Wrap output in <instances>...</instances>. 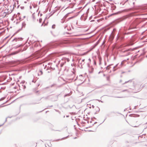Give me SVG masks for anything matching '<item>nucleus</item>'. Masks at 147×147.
Instances as JSON below:
<instances>
[{"label":"nucleus","instance_id":"nucleus-12","mask_svg":"<svg viewBox=\"0 0 147 147\" xmlns=\"http://www.w3.org/2000/svg\"><path fill=\"white\" fill-rule=\"evenodd\" d=\"M134 127H136V126H133Z\"/></svg>","mask_w":147,"mask_h":147},{"label":"nucleus","instance_id":"nucleus-3","mask_svg":"<svg viewBox=\"0 0 147 147\" xmlns=\"http://www.w3.org/2000/svg\"><path fill=\"white\" fill-rule=\"evenodd\" d=\"M134 40V39H131V40H130V42H133Z\"/></svg>","mask_w":147,"mask_h":147},{"label":"nucleus","instance_id":"nucleus-4","mask_svg":"<svg viewBox=\"0 0 147 147\" xmlns=\"http://www.w3.org/2000/svg\"><path fill=\"white\" fill-rule=\"evenodd\" d=\"M107 80L109 81L110 80V77H107Z\"/></svg>","mask_w":147,"mask_h":147},{"label":"nucleus","instance_id":"nucleus-6","mask_svg":"<svg viewBox=\"0 0 147 147\" xmlns=\"http://www.w3.org/2000/svg\"><path fill=\"white\" fill-rule=\"evenodd\" d=\"M88 53V52L85 53H84L82 55H84Z\"/></svg>","mask_w":147,"mask_h":147},{"label":"nucleus","instance_id":"nucleus-10","mask_svg":"<svg viewBox=\"0 0 147 147\" xmlns=\"http://www.w3.org/2000/svg\"><path fill=\"white\" fill-rule=\"evenodd\" d=\"M40 72H41V74H42V71H40Z\"/></svg>","mask_w":147,"mask_h":147},{"label":"nucleus","instance_id":"nucleus-13","mask_svg":"<svg viewBox=\"0 0 147 147\" xmlns=\"http://www.w3.org/2000/svg\"><path fill=\"white\" fill-rule=\"evenodd\" d=\"M146 57H147V55H146Z\"/></svg>","mask_w":147,"mask_h":147},{"label":"nucleus","instance_id":"nucleus-7","mask_svg":"<svg viewBox=\"0 0 147 147\" xmlns=\"http://www.w3.org/2000/svg\"><path fill=\"white\" fill-rule=\"evenodd\" d=\"M63 139V138H62V139H59V140H56V141H58L60 140H62Z\"/></svg>","mask_w":147,"mask_h":147},{"label":"nucleus","instance_id":"nucleus-1","mask_svg":"<svg viewBox=\"0 0 147 147\" xmlns=\"http://www.w3.org/2000/svg\"><path fill=\"white\" fill-rule=\"evenodd\" d=\"M143 87L140 83L134 80H129V92L137 93L141 90Z\"/></svg>","mask_w":147,"mask_h":147},{"label":"nucleus","instance_id":"nucleus-5","mask_svg":"<svg viewBox=\"0 0 147 147\" xmlns=\"http://www.w3.org/2000/svg\"><path fill=\"white\" fill-rule=\"evenodd\" d=\"M133 44V43H130V42L129 41V45H132Z\"/></svg>","mask_w":147,"mask_h":147},{"label":"nucleus","instance_id":"nucleus-2","mask_svg":"<svg viewBox=\"0 0 147 147\" xmlns=\"http://www.w3.org/2000/svg\"><path fill=\"white\" fill-rule=\"evenodd\" d=\"M94 110V111L96 113L100 111L99 108L97 106L95 107Z\"/></svg>","mask_w":147,"mask_h":147},{"label":"nucleus","instance_id":"nucleus-9","mask_svg":"<svg viewBox=\"0 0 147 147\" xmlns=\"http://www.w3.org/2000/svg\"><path fill=\"white\" fill-rule=\"evenodd\" d=\"M84 59H83V60H82V61H84Z\"/></svg>","mask_w":147,"mask_h":147},{"label":"nucleus","instance_id":"nucleus-11","mask_svg":"<svg viewBox=\"0 0 147 147\" xmlns=\"http://www.w3.org/2000/svg\"><path fill=\"white\" fill-rule=\"evenodd\" d=\"M129 30L131 29L130 27H129Z\"/></svg>","mask_w":147,"mask_h":147},{"label":"nucleus","instance_id":"nucleus-8","mask_svg":"<svg viewBox=\"0 0 147 147\" xmlns=\"http://www.w3.org/2000/svg\"><path fill=\"white\" fill-rule=\"evenodd\" d=\"M55 25H53L52 26V28H55Z\"/></svg>","mask_w":147,"mask_h":147}]
</instances>
